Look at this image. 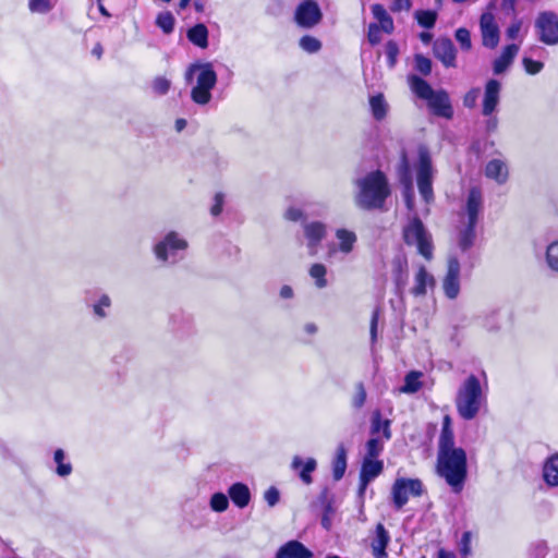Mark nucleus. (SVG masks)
<instances>
[{"label":"nucleus","instance_id":"15","mask_svg":"<svg viewBox=\"0 0 558 558\" xmlns=\"http://www.w3.org/2000/svg\"><path fill=\"white\" fill-rule=\"evenodd\" d=\"M428 107L435 116L450 119L453 114L449 96L444 90L435 92L428 99Z\"/></svg>","mask_w":558,"mask_h":558},{"label":"nucleus","instance_id":"41","mask_svg":"<svg viewBox=\"0 0 558 558\" xmlns=\"http://www.w3.org/2000/svg\"><path fill=\"white\" fill-rule=\"evenodd\" d=\"M65 453L62 449H57L54 451L53 460L57 463V474L59 476H68L72 472V465L69 462H64Z\"/></svg>","mask_w":558,"mask_h":558},{"label":"nucleus","instance_id":"1","mask_svg":"<svg viewBox=\"0 0 558 558\" xmlns=\"http://www.w3.org/2000/svg\"><path fill=\"white\" fill-rule=\"evenodd\" d=\"M483 208V196L477 187L470 190L466 204L461 214L458 233V250L461 255L451 254L448 259V270L442 281L445 295L454 300L460 293V259L468 254L475 240V226Z\"/></svg>","mask_w":558,"mask_h":558},{"label":"nucleus","instance_id":"32","mask_svg":"<svg viewBox=\"0 0 558 558\" xmlns=\"http://www.w3.org/2000/svg\"><path fill=\"white\" fill-rule=\"evenodd\" d=\"M372 13L374 17L378 21L379 27L385 33H391L393 31V22L390 15L387 13L386 9L381 4H373Z\"/></svg>","mask_w":558,"mask_h":558},{"label":"nucleus","instance_id":"10","mask_svg":"<svg viewBox=\"0 0 558 558\" xmlns=\"http://www.w3.org/2000/svg\"><path fill=\"white\" fill-rule=\"evenodd\" d=\"M423 484L416 478H398L392 486V499L397 509H401L410 496H421Z\"/></svg>","mask_w":558,"mask_h":558},{"label":"nucleus","instance_id":"45","mask_svg":"<svg viewBox=\"0 0 558 558\" xmlns=\"http://www.w3.org/2000/svg\"><path fill=\"white\" fill-rule=\"evenodd\" d=\"M171 87V82L165 76H157L151 82L153 93L157 96L166 95Z\"/></svg>","mask_w":558,"mask_h":558},{"label":"nucleus","instance_id":"43","mask_svg":"<svg viewBox=\"0 0 558 558\" xmlns=\"http://www.w3.org/2000/svg\"><path fill=\"white\" fill-rule=\"evenodd\" d=\"M417 23L425 28H432L435 25L437 13L430 10L417 11L415 13Z\"/></svg>","mask_w":558,"mask_h":558},{"label":"nucleus","instance_id":"49","mask_svg":"<svg viewBox=\"0 0 558 558\" xmlns=\"http://www.w3.org/2000/svg\"><path fill=\"white\" fill-rule=\"evenodd\" d=\"M229 506L228 497L222 493H216L210 498V508L214 511L222 512L227 510Z\"/></svg>","mask_w":558,"mask_h":558},{"label":"nucleus","instance_id":"2","mask_svg":"<svg viewBox=\"0 0 558 558\" xmlns=\"http://www.w3.org/2000/svg\"><path fill=\"white\" fill-rule=\"evenodd\" d=\"M436 470L454 493H460L468 475L466 452L462 448L438 451Z\"/></svg>","mask_w":558,"mask_h":558},{"label":"nucleus","instance_id":"29","mask_svg":"<svg viewBox=\"0 0 558 558\" xmlns=\"http://www.w3.org/2000/svg\"><path fill=\"white\" fill-rule=\"evenodd\" d=\"M336 238L339 242V250L343 254L351 253L357 240L356 234L347 229H338L336 231Z\"/></svg>","mask_w":558,"mask_h":558},{"label":"nucleus","instance_id":"44","mask_svg":"<svg viewBox=\"0 0 558 558\" xmlns=\"http://www.w3.org/2000/svg\"><path fill=\"white\" fill-rule=\"evenodd\" d=\"M546 262L550 269L558 272V240L547 246Z\"/></svg>","mask_w":558,"mask_h":558},{"label":"nucleus","instance_id":"62","mask_svg":"<svg viewBox=\"0 0 558 558\" xmlns=\"http://www.w3.org/2000/svg\"><path fill=\"white\" fill-rule=\"evenodd\" d=\"M286 218L291 221H298L303 218V211L300 208L290 207L286 211Z\"/></svg>","mask_w":558,"mask_h":558},{"label":"nucleus","instance_id":"14","mask_svg":"<svg viewBox=\"0 0 558 558\" xmlns=\"http://www.w3.org/2000/svg\"><path fill=\"white\" fill-rule=\"evenodd\" d=\"M304 235L307 240L308 254H317L319 243L326 235V226L319 221L304 223Z\"/></svg>","mask_w":558,"mask_h":558},{"label":"nucleus","instance_id":"12","mask_svg":"<svg viewBox=\"0 0 558 558\" xmlns=\"http://www.w3.org/2000/svg\"><path fill=\"white\" fill-rule=\"evenodd\" d=\"M480 28L483 46L489 49L496 48L499 44L500 32L493 13L485 12L481 15Z\"/></svg>","mask_w":558,"mask_h":558},{"label":"nucleus","instance_id":"4","mask_svg":"<svg viewBox=\"0 0 558 558\" xmlns=\"http://www.w3.org/2000/svg\"><path fill=\"white\" fill-rule=\"evenodd\" d=\"M485 404L486 393L480 379L470 375L457 392L456 407L459 415L466 421L473 420Z\"/></svg>","mask_w":558,"mask_h":558},{"label":"nucleus","instance_id":"52","mask_svg":"<svg viewBox=\"0 0 558 558\" xmlns=\"http://www.w3.org/2000/svg\"><path fill=\"white\" fill-rule=\"evenodd\" d=\"M385 52L389 68H393L397 63V58L399 54L398 45L392 40L388 41L385 47Z\"/></svg>","mask_w":558,"mask_h":558},{"label":"nucleus","instance_id":"35","mask_svg":"<svg viewBox=\"0 0 558 558\" xmlns=\"http://www.w3.org/2000/svg\"><path fill=\"white\" fill-rule=\"evenodd\" d=\"M369 106L372 114L376 120H383L388 111V104L381 94L372 96L369 98Z\"/></svg>","mask_w":558,"mask_h":558},{"label":"nucleus","instance_id":"59","mask_svg":"<svg viewBox=\"0 0 558 558\" xmlns=\"http://www.w3.org/2000/svg\"><path fill=\"white\" fill-rule=\"evenodd\" d=\"M264 498L270 507H274L279 501V490L276 487H270L265 492Z\"/></svg>","mask_w":558,"mask_h":558},{"label":"nucleus","instance_id":"42","mask_svg":"<svg viewBox=\"0 0 558 558\" xmlns=\"http://www.w3.org/2000/svg\"><path fill=\"white\" fill-rule=\"evenodd\" d=\"M384 449V440L378 437H372L366 442V454L364 458L376 460Z\"/></svg>","mask_w":558,"mask_h":558},{"label":"nucleus","instance_id":"31","mask_svg":"<svg viewBox=\"0 0 558 558\" xmlns=\"http://www.w3.org/2000/svg\"><path fill=\"white\" fill-rule=\"evenodd\" d=\"M409 84L412 92L422 99L427 100L435 93L429 84L417 75H410Z\"/></svg>","mask_w":558,"mask_h":558},{"label":"nucleus","instance_id":"33","mask_svg":"<svg viewBox=\"0 0 558 558\" xmlns=\"http://www.w3.org/2000/svg\"><path fill=\"white\" fill-rule=\"evenodd\" d=\"M380 432L386 440L391 438L390 420H383L379 411H376L372 416L371 433L376 435Z\"/></svg>","mask_w":558,"mask_h":558},{"label":"nucleus","instance_id":"25","mask_svg":"<svg viewBox=\"0 0 558 558\" xmlns=\"http://www.w3.org/2000/svg\"><path fill=\"white\" fill-rule=\"evenodd\" d=\"M454 446V435L451 427V418L446 415L442 421V428L438 440V451L459 449Z\"/></svg>","mask_w":558,"mask_h":558},{"label":"nucleus","instance_id":"20","mask_svg":"<svg viewBox=\"0 0 558 558\" xmlns=\"http://www.w3.org/2000/svg\"><path fill=\"white\" fill-rule=\"evenodd\" d=\"M485 175L498 184H505L509 178L508 165L505 160L494 158L485 166Z\"/></svg>","mask_w":558,"mask_h":558},{"label":"nucleus","instance_id":"18","mask_svg":"<svg viewBox=\"0 0 558 558\" xmlns=\"http://www.w3.org/2000/svg\"><path fill=\"white\" fill-rule=\"evenodd\" d=\"M434 53L445 66H456V48L449 38L437 39L434 44Z\"/></svg>","mask_w":558,"mask_h":558},{"label":"nucleus","instance_id":"7","mask_svg":"<svg viewBox=\"0 0 558 558\" xmlns=\"http://www.w3.org/2000/svg\"><path fill=\"white\" fill-rule=\"evenodd\" d=\"M403 239L408 245H415L418 253L426 259L432 258V235L418 217H412L408 225L403 228Z\"/></svg>","mask_w":558,"mask_h":558},{"label":"nucleus","instance_id":"56","mask_svg":"<svg viewBox=\"0 0 558 558\" xmlns=\"http://www.w3.org/2000/svg\"><path fill=\"white\" fill-rule=\"evenodd\" d=\"M381 31L378 24H371L368 26L367 38L372 45H376L381 40Z\"/></svg>","mask_w":558,"mask_h":558},{"label":"nucleus","instance_id":"16","mask_svg":"<svg viewBox=\"0 0 558 558\" xmlns=\"http://www.w3.org/2000/svg\"><path fill=\"white\" fill-rule=\"evenodd\" d=\"M383 461L364 458L360 473L361 494L366 489L367 485L383 472Z\"/></svg>","mask_w":558,"mask_h":558},{"label":"nucleus","instance_id":"9","mask_svg":"<svg viewBox=\"0 0 558 558\" xmlns=\"http://www.w3.org/2000/svg\"><path fill=\"white\" fill-rule=\"evenodd\" d=\"M538 39L546 45L558 44V15L551 11L538 14L535 21Z\"/></svg>","mask_w":558,"mask_h":558},{"label":"nucleus","instance_id":"50","mask_svg":"<svg viewBox=\"0 0 558 558\" xmlns=\"http://www.w3.org/2000/svg\"><path fill=\"white\" fill-rule=\"evenodd\" d=\"M501 314L499 311H494L487 314L484 318V326L488 330H497L501 326Z\"/></svg>","mask_w":558,"mask_h":558},{"label":"nucleus","instance_id":"37","mask_svg":"<svg viewBox=\"0 0 558 558\" xmlns=\"http://www.w3.org/2000/svg\"><path fill=\"white\" fill-rule=\"evenodd\" d=\"M111 306V299L108 294L102 293L97 302L92 305L93 314L97 319H105L108 316L107 310Z\"/></svg>","mask_w":558,"mask_h":558},{"label":"nucleus","instance_id":"17","mask_svg":"<svg viewBox=\"0 0 558 558\" xmlns=\"http://www.w3.org/2000/svg\"><path fill=\"white\" fill-rule=\"evenodd\" d=\"M501 84L497 80H489L485 85L483 99V114L490 116L497 108L500 99Z\"/></svg>","mask_w":558,"mask_h":558},{"label":"nucleus","instance_id":"30","mask_svg":"<svg viewBox=\"0 0 558 558\" xmlns=\"http://www.w3.org/2000/svg\"><path fill=\"white\" fill-rule=\"evenodd\" d=\"M347 470V450L341 444L337 447L336 457L332 463V476L336 481L343 477Z\"/></svg>","mask_w":558,"mask_h":558},{"label":"nucleus","instance_id":"26","mask_svg":"<svg viewBox=\"0 0 558 558\" xmlns=\"http://www.w3.org/2000/svg\"><path fill=\"white\" fill-rule=\"evenodd\" d=\"M229 496L239 508L246 507L251 499L248 487L242 483L231 485L229 488Z\"/></svg>","mask_w":558,"mask_h":558},{"label":"nucleus","instance_id":"11","mask_svg":"<svg viewBox=\"0 0 558 558\" xmlns=\"http://www.w3.org/2000/svg\"><path fill=\"white\" fill-rule=\"evenodd\" d=\"M323 17L318 3L314 0H304L295 9L294 21L302 28L316 26Z\"/></svg>","mask_w":558,"mask_h":558},{"label":"nucleus","instance_id":"28","mask_svg":"<svg viewBox=\"0 0 558 558\" xmlns=\"http://www.w3.org/2000/svg\"><path fill=\"white\" fill-rule=\"evenodd\" d=\"M400 168L403 173V177H405L407 181H408L405 191H404L405 205L409 210H412L414 207V193H413V186H412L411 180L408 178L409 177V161H408L407 153L404 150H402V153H401Z\"/></svg>","mask_w":558,"mask_h":558},{"label":"nucleus","instance_id":"8","mask_svg":"<svg viewBox=\"0 0 558 558\" xmlns=\"http://www.w3.org/2000/svg\"><path fill=\"white\" fill-rule=\"evenodd\" d=\"M418 161L416 165V182L421 196L426 203L434 199L433 177L434 168L429 150L426 146L421 145L417 149Z\"/></svg>","mask_w":558,"mask_h":558},{"label":"nucleus","instance_id":"36","mask_svg":"<svg viewBox=\"0 0 558 558\" xmlns=\"http://www.w3.org/2000/svg\"><path fill=\"white\" fill-rule=\"evenodd\" d=\"M422 377L421 372H410L404 378V385L400 388L401 392L414 393L422 387L420 378Z\"/></svg>","mask_w":558,"mask_h":558},{"label":"nucleus","instance_id":"58","mask_svg":"<svg viewBox=\"0 0 558 558\" xmlns=\"http://www.w3.org/2000/svg\"><path fill=\"white\" fill-rule=\"evenodd\" d=\"M478 96L480 88H472L465 94L463 105L468 108H473L476 105Z\"/></svg>","mask_w":558,"mask_h":558},{"label":"nucleus","instance_id":"21","mask_svg":"<svg viewBox=\"0 0 558 558\" xmlns=\"http://www.w3.org/2000/svg\"><path fill=\"white\" fill-rule=\"evenodd\" d=\"M291 468L299 472V476L304 484L310 485L313 482L311 473L316 470L317 462L314 458L303 461L301 457L295 456L292 459Z\"/></svg>","mask_w":558,"mask_h":558},{"label":"nucleus","instance_id":"3","mask_svg":"<svg viewBox=\"0 0 558 558\" xmlns=\"http://www.w3.org/2000/svg\"><path fill=\"white\" fill-rule=\"evenodd\" d=\"M185 80L189 84H193L191 99L199 106L209 104L211 90L217 84V73L213 63H192L185 72Z\"/></svg>","mask_w":558,"mask_h":558},{"label":"nucleus","instance_id":"6","mask_svg":"<svg viewBox=\"0 0 558 558\" xmlns=\"http://www.w3.org/2000/svg\"><path fill=\"white\" fill-rule=\"evenodd\" d=\"M187 248V240L180 233L170 231L154 245V253L158 260L173 265L184 258Z\"/></svg>","mask_w":558,"mask_h":558},{"label":"nucleus","instance_id":"40","mask_svg":"<svg viewBox=\"0 0 558 558\" xmlns=\"http://www.w3.org/2000/svg\"><path fill=\"white\" fill-rule=\"evenodd\" d=\"M326 274L327 268L323 264L317 263L310 268V276L315 279V284L319 289L327 287Z\"/></svg>","mask_w":558,"mask_h":558},{"label":"nucleus","instance_id":"63","mask_svg":"<svg viewBox=\"0 0 558 558\" xmlns=\"http://www.w3.org/2000/svg\"><path fill=\"white\" fill-rule=\"evenodd\" d=\"M470 538H471L470 532L463 533L462 539H461V543H462L461 553L463 555H468L470 551V547H469Z\"/></svg>","mask_w":558,"mask_h":558},{"label":"nucleus","instance_id":"57","mask_svg":"<svg viewBox=\"0 0 558 558\" xmlns=\"http://www.w3.org/2000/svg\"><path fill=\"white\" fill-rule=\"evenodd\" d=\"M521 28H522V21H520V20L513 21L506 31L507 38L511 39V40L517 39L519 37Z\"/></svg>","mask_w":558,"mask_h":558},{"label":"nucleus","instance_id":"24","mask_svg":"<svg viewBox=\"0 0 558 558\" xmlns=\"http://www.w3.org/2000/svg\"><path fill=\"white\" fill-rule=\"evenodd\" d=\"M392 277L399 293L408 283V260L404 256H396L392 260Z\"/></svg>","mask_w":558,"mask_h":558},{"label":"nucleus","instance_id":"23","mask_svg":"<svg viewBox=\"0 0 558 558\" xmlns=\"http://www.w3.org/2000/svg\"><path fill=\"white\" fill-rule=\"evenodd\" d=\"M312 551L308 550L302 543L298 541H290L281 546L276 558H311Z\"/></svg>","mask_w":558,"mask_h":558},{"label":"nucleus","instance_id":"27","mask_svg":"<svg viewBox=\"0 0 558 558\" xmlns=\"http://www.w3.org/2000/svg\"><path fill=\"white\" fill-rule=\"evenodd\" d=\"M187 39L195 46L205 49L208 47V29L204 24H196L187 31Z\"/></svg>","mask_w":558,"mask_h":558},{"label":"nucleus","instance_id":"53","mask_svg":"<svg viewBox=\"0 0 558 558\" xmlns=\"http://www.w3.org/2000/svg\"><path fill=\"white\" fill-rule=\"evenodd\" d=\"M365 400H366V391H365L364 385L362 383H359L355 386V393L352 398V405L355 409H361L364 405Z\"/></svg>","mask_w":558,"mask_h":558},{"label":"nucleus","instance_id":"55","mask_svg":"<svg viewBox=\"0 0 558 558\" xmlns=\"http://www.w3.org/2000/svg\"><path fill=\"white\" fill-rule=\"evenodd\" d=\"M522 62H523L525 72L531 75H535V74L539 73L542 71V69L544 68L543 62L535 61L527 57H524Z\"/></svg>","mask_w":558,"mask_h":558},{"label":"nucleus","instance_id":"5","mask_svg":"<svg viewBox=\"0 0 558 558\" xmlns=\"http://www.w3.org/2000/svg\"><path fill=\"white\" fill-rule=\"evenodd\" d=\"M360 189L356 203L364 209L383 207L390 194L387 179L381 171H373L357 181Z\"/></svg>","mask_w":558,"mask_h":558},{"label":"nucleus","instance_id":"60","mask_svg":"<svg viewBox=\"0 0 558 558\" xmlns=\"http://www.w3.org/2000/svg\"><path fill=\"white\" fill-rule=\"evenodd\" d=\"M225 203V195L222 193H216L214 197V205L210 208L213 216H218L222 211Z\"/></svg>","mask_w":558,"mask_h":558},{"label":"nucleus","instance_id":"34","mask_svg":"<svg viewBox=\"0 0 558 558\" xmlns=\"http://www.w3.org/2000/svg\"><path fill=\"white\" fill-rule=\"evenodd\" d=\"M543 474L547 484L558 486V454L546 461Z\"/></svg>","mask_w":558,"mask_h":558},{"label":"nucleus","instance_id":"22","mask_svg":"<svg viewBox=\"0 0 558 558\" xmlns=\"http://www.w3.org/2000/svg\"><path fill=\"white\" fill-rule=\"evenodd\" d=\"M520 50V45L511 44L504 48L501 54L494 61L493 70L495 74H501L507 71V69L513 62L515 56Z\"/></svg>","mask_w":558,"mask_h":558},{"label":"nucleus","instance_id":"61","mask_svg":"<svg viewBox=\"0 0 558 558\" xmlns=\"http://www.w3.org/2000/svg\"><path fill=\"white\" fill-rule=\"evenodd\" d=\"M411 9V0H393L391 10L393 12L409 11Z\"/></svg>","mask_w":558,"mask_h":558},{"label":"nucleus","instance_id":"54","mask_svg":"<svg viewBox=\"0 0 558 558\" xmlns=\"http://www.w3.org/2000/svg\"><path fill=\"white\" fill-rule=\"evenodd\" d=\"M415 69L423 75H428L432 71V61L422 54H416Z\"/></svg>","mask_w":558,"mask_h":558},{"label":"nucleus","instance_id":"48","mask_svg":"<svg viewBox=\"0 0 558 558\" xmlns=\"http://www.w3.org/2000/svg\"><path fill=\"white\" fill-rule=\"evenodd\" d=\"M454 37L460 45V48L464 51H469L472 48L471 34L469 29L460 27L456 31Z\"/></svg>","mask_w":558,"mask_h":558},{"label":"nucleus","instance_id":"19","mask_svg":"<svg viewBox=\"0 0 558 558\" xmlns=\"http://www.w3.org/2000/svg\"><path fill=\"white\" fill-rule=\"evenodd\" d=\"M390 542V535L384 524L378 523L371 541V548L375 558H387L386 548Z\"/></svg>","mask_w":558,"mask_h":558},{"label":"nucleus","instance_id":"47","mask_svg":"<svg viewBox=\"0 0 558 558\" xmlns=\"http://www.w3.org/2000/svg\"><path fill=\"white\" fill-rule=\"evenodd\" d=\"M547 554V543L545 541H537L530 546L527 558H546Z\"/></svg>","mask_w":558,"mask_h":558},{"label":"nucleus","instance_id":"64","mask_svg":"<svg viewBox=\"0 0 558 558\" xmlns=\"http://www.w3.org/2000/svg\"><path fill=\"white\" fill-rule=\"evenodd\" d=\"M279 293L282 299H292L294 295L293 289L290 286H282Z\"/></svg>","mask_w":558,"mask_h":558},{"label":"nucleus","instance_id":"46","mask_svg":"<svg viewBox=\"0 0 558 558\" xmlns=\"http://www.w3.org/2000/svg\"><path fill=\"white\" fill-rule=\"evenodd\" d=\"M300 47L308 53H315L320 50L322 43L313 36L305 35L300 39Z\"/></svg>","mask_w":558,"mask_h":558},{"label":"nucleus","instance_id":"51","mask_svg":"<svg viewBox=\"0 0 558 558\" xmlns=\"http://www.w3.org/2000/svg\"><path fill=\"white\" fill-rule=\"evenodd\" d=\"M380 316H381V310L379 307H376L372 313L371 324H369V333H371V340H372L373 344H375L377 336H378L377 331H378V324L380 320Z\"/></svg>","mask_w":558,"mask_h":558},{"label":"nucleus","instance_id":"38","mask_svg":"<svg viewBox=\"0 0 558 558\" xmlns=\"http://www.w3.org/2000/svg\"><path fill=\"white\" fill-rule=\"evenodd\" d=\"M58 3V0H28V9L35 14H48Z\"/></svg>","mask_w":558,"mask_h":558},{"label":"nucleus","instance_id":"13","mask_svg":"<svg viewBox=\"0 0 558 558\" xmlns=\"http://www.w3.org/2000/svg\"><path fill=\"white\" fill-rule=\"evenodd\" d=\"M435 284L434 276L424 265H418L413 277V286L410 289V293L415 298L425 296L428 290L434 289Z\"/></svg>","mask_w":558,"mask_h":558},{"label":"nucleus","instance_id":"39","mask_svg":"<svg viewBox=\"0 0 558 558\" xmlns=\"http://www.w3.org/2000/svg\"><path fill=\"white\" fill-rule=\"evenodd\" d=\"M175 19L171 12L165 11L157 15L156 25L162 29L165 34H170L174 29Z\"/></svg>","mask_w":558,"mask_h":558}]
</instances>
